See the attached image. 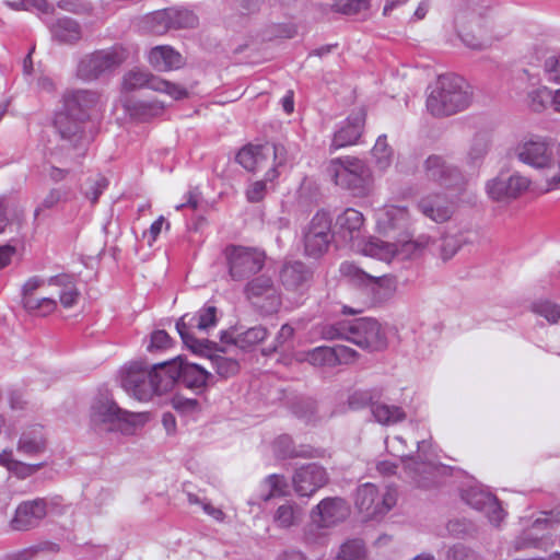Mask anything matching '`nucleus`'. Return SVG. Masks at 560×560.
I'll return each mask as SVG.
<instances>
[{
    "label": "nucleus",
    "mask_w": 560,
    "mask_h": 560,
    "mask_svg": "<svg viewBox=\"0 0 560 560\" xmlns=\"http://www.w3.org/2000/svg\"><path fill=\"white\" fill-rule=\"evenodd\" d=\"M463 499L475 510L483 512L489 522L494 526H499L505 517L504 511L497 498L481 488L471 487L467 489L463 494Z\"/></svg>",
    "instance_id": "obj_18"
},
{
    "label": "nucleus",
    "mask_w": 560,
    "mask_h": 560,
    "mask_svg": "<svg viewBox=\"0 0 560 560\" xmlns=\"http://www.w3.org/2000/svg\"><path fill=\"white\" fill-rule=\"evenodd\" d=\"M47 515V503L44 499L24 501L15 510L10 527L13 530H28L39 525Z\"/></svg>",
    "instance_id": "obj_19"
},
{
    "label": "nucleus",
    "mask_w": 560,
    "mask_h": 560,
    "mask_svg": "<svg viewBox=\"0 0 560 560\" xmlns=\"http://www.w3.org/2000/svg\"><path fill=\"white\" fill-rule=\"evenodd\" d=\"M300 361H306L317 368L336 366V355L332 347L320 346L300 354Z\"/></svg>",
    "instance_id": "obj_38"
},
{
    "label": "nucleus",
    "mask_w": 560,
    "mask_h": 560,
    "mask_svg": "<svg viewBox=\"0 0 560 560\" xmlns=\"http://www.w3.org/2000/svg\"><path fill=\"white\" fill-rule=\"evenodd\" d=\"M376 228L383 234L405 230L410 221V214L405 206L385 205L376 210Z\"/></svg>",
    "instance_id": "obj_25"
},
{
    "label": "nucleus",
    "mask_w": 560,
    "mask_h": 560,
    "mask_svg": "<svg viewBox=\"0 0 560 560\" xmlns=\"http://www.w3.org/2000/svg\"><path fill=\"white\" fill-rule=\"evenodd\" d=\"M100 103V94L91 90H73L65 93L62 108L86 120Z\"/></svg>",
    "instance_id": "obj_26"
},
{
    "label": "nucleus",
    "mask_w": 560,
    "mask_h": 560,
    "mask_svg": "<svg viewBox=\"0 0 560 560\" xmlns=\"http://www.w3.org/2000/svg\"><path fill=\"white\" fill-rule=\"evenodd\" d=\"M365 122V112L362 108L353 112L337 129L330 147L338 150L355 144L362 135Z\"/></svg>",
    "instance_id": "obj_23"
},
{
    "label": "nucleus",
    "mask_w": 560,
    "mask_h": 560,
    "mask_svg": "<svg viewBox=\"0 0 560 560\" xmlns=\"http://www.w3.org/2000/svg\"><path fill=\"white\" fill-rule=\"evenodd\" d=\"M544 70L547 80L560 84V56H551L545 60Z\"/></svg>",
    "instance_id": "obj_62"
},
{
    "label": "nucleus",
    "mask_w": 560,
    "mask_h": 560,
    "mask_svg": "<svg viewBox=\"0 0 560 560\" xmlns=\"http://www.w3.org/2000/svg\"><path fill=\"white\" fill-rule=\"evenodd\" d=\"M212 368L215 372L224 378L235 375L240 370V364L235 359L226 358L220 354L212 357Z\"/></svg>",
    "instance_id": "obj_48"
},
{
    "label": "nucleus",
    "mask_w": 560,
    "mask_h": 560,
    "mask_svg": "<svg viewBox=\"0 0 560 560\" xmlns=\"http://www.w3.org/2000/svg\"><path fill=\"white\" fill-rule=\"evenodd\" d=\"M287 493L288 482L282 475H269L260 483L259 498L265 502L273 498L284 497Z\"/></svg>",
    "instance_id": "obj_36"
},
{
    "label": "nucleus",
    "mask_w": 560,
    "mask_h": 560,
    "mask_svg": "<svg viewBox=\"0 0 560 560\" xmlns=\"http://www.w3.org/2000/svg\"><path fill=\"white\" fill-rule=\"evenodd\" d=\"M332 219L325 211H318L312 218L304 232V250L308 257L318 258L324 255L332 241Z\"/></svg>",
    "instance_id": "obj_13"
},
{
    "label": "nucleus",
    "mask_w": 560,
    "mask_h": 560,
    "mask_svg": "<svg viewBox=\"0 0 560 560\" xmlns=\"http://www.w3.org/2000/svg\"><path fill=\"white\" fill-rule=\"evenodd\" d=\"M84 121L62 107L56 113L54 129L60 142L51 151V159L56 162H74L84 154Z\"/></svg>",
    "instance_id": "obj_4"
},
{
    "label": "nucleus",
    "mask_w": 560,
    "mask_h": 560,
    "mask_svg": "<svg viewBox=\"0 0 560 560\" xmlns=\"http://www.w3.org/2000/svg\"><path fill=\"white\" fill-rule=\"evenodd\" d=\"M533 311L545 317L550 324H556L560 320V305L549 301H540L533 305Z\"/></svg>",
    "instance_id": "obj_55"
},
{
    "label": "nucleus",
    "mask_w": 560,
    "mask_h": 560,
    "mask_svg": "<svg viewBox=\"0 0 560 560\" xmlns=\"http://www.w3.org/2000/svg\"><path fill=\"white\" fill-rule=\"evenodd\" d=\"M311 278L310 270L300 261L283 265L280 280L287 290H298Z\"/></svg>",
    "instance_id": "obj_32"
},
{
    "label": "nucleus",
    "mask_w": 560,
    "mask_h": 560,
    "mask_svg": "<svg viewBox=\"0 0 560 560\" xmlns=\"http://www.w3.org/2000/svg\"><path fill=\"white\" fill-rule=\"evenodd\" d=\"M430 236L420 235L415 241H399L387 243L380 238H371L368 243H360L358 248L364 256H370L384 261H390L395 257L400 259L411 258L430 246Z\"/></svg>",
    "instance_id": "obj_7"
},
{
    "label": "nucleus",
    "mask_w": 560,
    "mask_h": 560,
    "mask_svg": "<svg viewBox=\"0 0 560 560\" xmlns=\"http://www.w3.org/2000/svg\"><path fill=\"white\" fill-rule=\"evenodd\" d=\"M273 451L279 457H294L298 455L292 445V440L288 435H281L273 442Z\"/></svg>",
    "instance_id": "obj_61"
},
{
    "label": "nucleus",
    "mask_w": 560,
    "mask_h": 560,
    "mask_svg": "<svg viewBox=\"0 0 560 560\" xmlns=\"http://www.w3.org/2000/svg\"><path fill=\"white\" fill-rule=\"evenodd\" d=\"M326 174L335 185L349 190L355 197H366L372 191V173L366 163L355 156L331 159Z\"/></svg>",
    "instance_id": "obj_3"
},
{
    "label": "nucleus",
    "mask_w": 560,
    "mask_h": 560,
    "mask_svg": "<svg viewBox=\"0 0 560 560\" xmlns=\"http://www.w3.org/2000/svg\"><path fill=\"white\" fill-rule=\"evenodd\" d=\"M340 273L348 278L350 281L362 284V285H369L371 280V275L366 273L364 270H362L360 267H358L354 262L351 261H343L340 265L339 268Z\"/></svg>",
    "instance_id": "obj_51"
},
{
    "label": "nucleus",
    "mask_w": 560,
    "mask_h": 560,
    "mask_svg": "<svg viewBox=\"0 0 560 560\" xmlns=\"http://www.w3.org/2000/svg\"><path fill=\"white\" fill-rule=\"evenodd\" d=\"M127 58L128 51L121 46L95 51L80 60L77 75L84 81L96 80L119 67Z\"/></svg>",
    "instance_id": "obj_10"
},
{
    "label": "nucleus",
    "mask_w": 560,
    "mask_h": 560,
    "mask_svg": "<svg viewBox=\"0 0 560 560\" xmlns=\"http://www.w3.org/2000/svg\"><path fill=\"white\" fill-rule=\"evenodd\" d=\"M229 275L243 281L258 273L266 264V253L258 247L230 245L224 250Z\"/></svg>",
    "instance_id": "obj_8"
},
{
    "label": "nucleus",
    "mask_w": 560,
    "mask_h": 560,
    "mask_svg": "<svg viewBox=\"0 0 560 560\" xmlns=\"http://www.w3.org/2000/svg\"><path fill=\"white\" fill-rule=\"evenodd\" d=\"M530 186V179L518 173L499 174L486 184L488 196L494 201H510L518 198Z\"/></svg>",
    "instance_id": "obj_14"
},
{
    "label": "nucleus",
    "mask_w": 560,
    "mask_h": 560,
    "mask_svg": "<svg viewBox=\"0 0 560 560\" xmlns=\"http://www.w3.org/2000/svg\"><path fill=\"white\" fill-rule=\"evenodd\" d=\"M189 322H196L195 326L199 330H207L217 324V308L214 306H207L196 315L192 316Z\"/></svg>",
    "instance_id": "obj_56"
},
{
    "label": "nucleus",
    "mask_w": 560,
    "mask_h": 560,
    "mask_svg": "<svg viewBox=\"0 0 560 560\" xmlns=\"http://www.w3.org/2000/svg\"><path fill=\"white\" fill-rule=\"evenodd\" d=\"M156 75L150 73L147 70L131 69L127 71L122 77L121 90L122 92H132L138 89L149 88L151 89L152 80Z\"/></svg>",
    "instance_id": "obj_39"
},
{
    "label": "nucleus",
    "mask_w": 560,
    "mask_h": 560,
    "mask_svg": "<svg viewBox=\"0 0 560 560\" xmlns=\"http://www.w3.org/2000/svg\"><path fill=\"white\" fill-rule=\"evenodd\" d=\"M366 552L362 540L351 539L340 546L335 560H365Z\"/></svg>",
    "instance_id": "obj_45"
},
{
    "label": "nucleus",
    "mask_w": 560,
    "mask_h": 560,
    "mask_svg": "<svg viewBox=\"0 0 560 560\" xmlns=\"http://www.w3.org/2000/svg\"><path fill=\"white\" fill-rule=\"evenodd\" d=\"M348 341L369 352L387 348V336L382 325L374 318L363 317L350 322Z\"/></svg>",
    "instance_id": "obj_12"
},
{
    "label": "nucleus",
    "mask_w": 560,
    "mask_h": 560,
    "mask_svg": "<svg viewBox=\"0 0 560 560\" xmlns=\"http://www.w3.org/2000/svg\"><path fill=\"white\" fill-rule=\"evenodd\" d=\"M148 364L136 361L124 366L120 371V384L125 392L139 401L151 399Z\"/></svg>",
    "instance_id": "obj_15"
},
{
    "label": "nucleus",
    "mask_w": 560,
    "mask_h": 560,
    "mask_svg": "<svg viewBox=\"0 0 560 560\" xmlns=\"http://www.w3.org/2000/svg\"><path fill=\"white\" fill-rule=\"evenodd\" d=\"M418 209L427 219L444 223L452 218L455 206L443 194H429L420 198Z\"/></svg>",
    "instance_id": "obj_24"
},
{
    "label": "nucleus",
    "mask_w": 560,
    "mask_h": 560,
    "mask_svg": "<svg viewBox=\"0 0 560 560\" xmlns=\"http://www.w3.org/2000/svg\"><path fill=\"white\" fill-rule=\"evenodd\" d=\"M18 451L26 456H34L43 453L46 448V435L44 427L32 424L23 430L18 441Z\"/></svg>",
    "instance_id": "obj_30"
},
{
    "label": "nucleus",
    "mask_w": 560,
    "mask_h": 560,
    "mask_svg": "<svg viewBox=\"0 0 560 560\" xmlns=\"http://www.w3.org/2000/svg\"><path fill=\"white\" fill-rule=\"evenodd\" d=\"M369 8L368 0H338L334 3L332 10L346 15H354Z\"/></svg>",
    "instance_id": "obj_53"
},
{
    "label": "nucleus",
    "mask_w": 560,
    "mask_h": 560,
    "mask_svg": "<svg viewBox=\"0 0 560 560\" xmlns=\"http://www.w3.org/2000/svg\"><path fill=\"white\" fill-rule=\"evenodd\" d=\"M172 346V339L165 330H155L151 334L147 346L149 352L163 351Z\"/></svg>",
    "instance_id": "obj_59"
},
{
    "label": "nucleus",
    "mask_w": 560,
    "mask_h": 560,
    "mask_svg": "<svg viewBox=\"0 0 560 560\" xmlns=\"http://www.w3.org/2000/svg\"><path fill=\"white\" fill-rule=\"evenodd\" d=\"M38 290H43L47 294L58 295V300L65 308L72 307L80 298L74 278L66 273L48 279L38 276L28 278L22 285V302L35 296Z\"/></svg>",
    "instance_id": "obj_6"
},
{
    "label": "nucleus",
    "mask_w": 560,
    "mask_h": 560,
    "mask_svg": "<svg viewBox=\"0 0 560 560\" xmlns=\"http://www.w3.org/2000/svg\"><path fill=\"white\" fill-rule=\"evenodd\" d=\"M273 180H267L266 174L264 175V179L254 180L248 184L245 189V196L248 202H259L261 201L268 191L267 183H272Z\"/></svg>",
    "instance_id": "obj_54"
},
{
    "label": "nucleus",
    "mask_w": 560,
    "mask_h": 560,
    "mask_svg": "<svg viewBox=\"0 0 560 560\" xmlns=\"http://www.w3.org/2000/svg\"><path fill=\"white\" fill-rule=\"evenodd\" d=\"M171 9L159 10L152 12L144 18V28L147 32L155 35L165 34L168 30L172 28L171 21Z\"/></svg>",
    "instance_id": "obj_40"
},
{
    "label": "nucleus",
    "mask_w": 560,
    "mask_h": 560,
    "mask_svg": "<svg viewBox=\"0 0 560 560\" xmlns=\"http://www.w3.org/2000/svg\"><path fill=\"white\" fill-rule=\"evenodd\" d=\"M148 412H130L121 409L110 398L96 400L90 412V420L95 430L135 434L149 421Z\"/></svg>",
    "instance_id": "obj_2"
},
{
    "label": "nucleus",
    "mask_w": 560,
    "mask_h": 560,
    "mask_svg": "<svg viewBox=\"0 0 560 560\" xmlns=\"http://www.w3.org/2000/svg\"><path fill=\"white\" fill-rule=\"evenodd\" d=\"M350 515V506L339 497L325 498L311 511L312 522L319 528H329L346 521Z\"/></svg>",
    "instance_id": "obj_16"
},
{
    "label": "nucleus",
    "mask_w": 560,
    "mask_h": 560,
    "mask_svg": "<svg viewBox=\"0 0 560 560\" xmlns=\"http://www.w3.org/2000/svg\"><path fill=\"white\" fill-rule=\"evenodd\" d=\"M246 298L254 303L257 299L266 298L268 305L267 313L276 312L280 306V298L276 292L272 279L266 275H261L248 281L244 288Z\"/></svg>",
    "instance_id": "obj_27"
},
{
    "label": "nucleus",
    "mask_w": 560,
    "mask_h": 560,
    "mask_svg": "<svg viewBox=\"0 0 560 560\" xmlns=\"http://www.w3.org/2000/svg\"><path fill=\"white\" fill-rule=\"evenodd\" d=\"M472 97L470 85L459 75H440L430 86L427 109L435 117H444L466 109Z\"/></svg>",
    "instance_id": "obj_1"
},
{
    "label": "nucleus",
    "mask_w": 560,
    "mask_h": 560,
    "mask_svg": "<svg viewBox=\"0 0 560 560\" xmlns=\"http://www.w3.org/2000/svg\"><path fill=\"white\" fill-rule=\"evenodd\" d=\"M148 373L150 374L149 384L151 387V398L155 395L160 396L168 393L178 381L175 358L170 361L153 364L152 366L148 365Z\"/></svg>",
    "instance_id": "obj_21"
},
{
    "label": "nucleus",
    "mask_w": 560,
    "mask_h": 560,
    "mask_svg": "<svg viewBox=\"0 0 560 560\" xmlns=\"http://www.w3.org/2000/svg\"><path fill=\"white\" fill-rule=\"evenodd\" d=\"M178 381L191 389H201L207 385L211 374L196 363H189L182 357L175 358Z\"/></svg>",
    "instance_id": "obj_28"
},
{
    "label": "nucleus",
    "mask_w": 560,
    "mask_h": 560,
    "mask_svg": "<svg viewBox=\"0 0 560 560\" xmlns=\"http://www.w3.org/2000/svg\"><path fill=\"white\" fill-rule=\"evenodd\" d=\"M350 322H338L335 324H323L317 327V332L325 340L343 339L348 341V328Z\"/></svg>",
    "instance_id": "obj_47"
},
{
    "label": "nucleus",
    "mask_w": 560,
    "mask_h": 560,
    "mask_svg": "<svg viewBox=\"0 0 560 560\" xmlns=\"http://www.w3.org/2000/svg\"><path fill=\"white\" fill-rule=\"evenodd\" d=\"M151 90L163 93L177 101L188 96V91L179 84L155 77L152 80Z\"/></svg>",
    "instance_id": "obj_44"
},
{
    "label": "nucleus",
    "mask_w": 560,
    "mask_h": 560,
    "mask_svg": "<svg viewBox=\"0 0 560 560\" xmlns=\"http://www.w3.org/2000/svg\"><path fill=\"white\" fill-rule=\"evenodd\" d=\"M149 63L158 71H172L184 66L183 56L167 45L155 46L149 51Z\"/></svg>",
    "instance_id": "obj_29"
},
{
    "label": "nucleus",
    "mask_w": 560,
    "mask_h": 560,
    "mask_svg": "<svg viewBox=\"0 0 560 560\" xmlns=\"http://www.w3.org/2000/svg\"><path fill=\"white\" fill-rule=\"evenodd\" d=\"M67 200V191L60 187H54L40 199L34 209V219L37 220L45 211L52 210L59 203Z\"/></svg>",
    "instance_id": "obj_42"
},
{
    "label": "nucleus",
    "mask_w": 560,
    "mask_h": 560,
    "mask_svg": "<svg viewBox=\"0 0 560 560\" xmlns=\"http://www.w3.org/2000/svg\"><path fill=\"white\" fill-rule=\"evenodd\" d=\"M267 337V329L262 326H256L247 329L246 331L240 334L235 338V345L240 348L252 347L260 341L265 340Z\"/></svg>",
    "instance_id": "obj_50"
},
{
    "label": "nucleus",
    "mask_w": 560,
    "mask_h": 560,
    "mask_svg": "<svg viewBox=\"0 0 560 560\" xmlns=\"http://www.w3.org/2000/svg\"><path fill=\"white\" fill-rule=\"evenodd\" d=\"M373 397L374 395L371 390H357L350 395L348 404L352 409H360L368 405L371 407V404L375 402Z\"/></svg>",
    "instance_id": "obj_63"
},
{
    "label": "nucleus",
    "mask_w": 560,
    "mask_h": 560,
    "mask_svg": "<svg viewBox=\"0 0 560 560\" xmlns=\"http://www.w3.org/2000/svg\"><path fill=\"white\" fill-rule=\"evenodd\" d=\"M54 37L61 43H74L81 37V30L77 22L70 19H60L52 26Z\"/></svg>",
    "instance_id": "obj_41"
},
{
    "label": "nucleus",
    "mask_w": 560,
    "mask_h": 560,
    "mask_svg": "<svg viewBox=\"0 0 560 560\" xmlns=\"http://www.w3.org/2000/svg\"><path fill=\"white\" fill-rule=\"evenodd\" d=\"M372 156L380 170H385L390 165L393 152L388 147L386 136H380L372 149Z\"/></svg>",
    "instance_id": "obj_46"
},
{
    "label": "nucleus",
    "mask_w": 560,
    "mask_h": 560,
    "mask_svg": "<svg viewBox=\"0 0 560 560\" xmlns=\"http://www.w3.org/2000/svg\"><path fill=\"white\" fill-rule=\"evenodd\" d=\"M423 170L427 179L444 187L457 185L463 179L460 172L439 155L429 156L424 161Z\"/></svg>",
    "instance_id": "obj_22"
},
{
    "label": "nucleus",
    "mask_w": 560,
    "mask_h": 560,
    "mask_svg": "<svg viewBox=\"0 0 560 560\" xmlns=\"http://www.w3.org/2000/svg\"><path fill=\"white\" fill-rule=\"evenodd\" d=\"M0 465L19 478H26L38 471L44 464H25L14 458L12 451L0 453Z\"/></svg>",
    "instance_id": "obj_35"
},
{
    "label": "nucleus",
    "mask_w": 560,
    "mask_h": 560,
    "mask_svg": "<svg viewBox=\"0 0 560 560\" xmlns=\"http://www.w3.org/2000/svg\"><path fill=\"white\" fill-rule=\"evenodd\" d=\"M528 100L534 112H541L549 100L552 103V90L546 86L539 88L528 94Z\"/></svg>",
    "instance_id": "obj_58"
},
{
    "label": "nucleus",
    "mask_w": 560,
    "mask_h": 560,
    "mask_svg": "<svg viewBox=\"0 0 560 560\" xmlns=\"http://www.w3.org/2000/svg\"><path fill=\"white\" fill-rule=\"evenodd\" d=\"M462 241L455 235H445L439 247V255L442 260L447 261L453 258L462 247Z\"/></svg>",
    "instance_id": "obj_57"
},
{
    "label": "nucleus",
    "mask_w": 560,
    "mask_h": 560,
    "mask_svg": "<svg viewBox=\"0 0 560 560\" xmlns=\"http://www.w3.org/2000/svg\"><path fill=\"white\" fill-rule=\"evenodd\" d=\"M236 161L246 171L253 173L266 171V179L276 180L279 176L278 167L287 162V150L282 144H249L238 151Z\"/></svg>",
    "instance_id": "obj_5"
},
{
    "label": "nucleus",
    "mask_w": 560,
    "mask_h": 560,
    "mask_svg": "<svg viewBox=\"0 0 560 560\" xmlns=\"http://www.w3.org/2000/svg\"><path fill=\"white\" fill-rule=\"evenodd\" d=\"M303 520V509L293 501L279 505L272 516L273 524L280 529L299 526Z\"/></svg>",
    "instance_id": "obj_31"
},
{
    "label": "nucleus",
    "mask_w": 560,
    "mask_h": 560,
    "mask_svg": "<svg viewBox=\"0 0 560 560\" xmlns=\"http://www.w3.org/2000/svg\"><path fill=\"white\" fill-rule=\"evenodd\" d=\"M397 492L394 488H377L373 483H364L358 487L354 504L359 512L366 518H373L386 514L396 504Z\"/></svg>",
    "instance_id": "obj_9"
},
{
    "label": "nucleus",
    "mask_w": 560,
    "mask_h": 560,
    "mask_svg": "<svg viewBox=\"0 0 560 560\" xmlns=\"http://www.w3.org/2000/svg\"><path fill=\"white\" fill-rule=\"evenodd\" d=\"M171 405L182 416H194L201 411V405L197 399L179 394L172 398Z\"/></svg>",
    "instance_id": "obj_49"
},
{
    "label": "nucleus",
    "mask_w": 560,
    "mask_h": 560,
    "mask_svg": "<svg viewBox=\"0 0 560 560\" xmlns=\"http://www.w3.org/2000/svg\"><path fill=\"white\" fill-rule=\"evenodd\" d=\"M121 104L126 113L136 119L145 120L148 118L160 115L164 105L162 102L153 101V102H142V101H133L129 97H124L121 100Z\"/></svg>",
    "instance_id": "obj_33"
},
{
    "label": "nucleus",
    "mask_w": 560,
    "mask_h": 560,
    "mask_svg": "<svg viewBox=\"0 0 560 560\" xmlns=\"http://www.w3.org/2000/svg\"><path fill=\"white\" fill-rule=\"evenodd\" d=\"M363 224V214L353 208H347L337 217L336 221L337 233L339 236L346 242L351 243L352 249L360 254L361 252L358 248L359 244L368 243L372 238L369 237L368 240H362L360 237Z\"/></svg>",
    "instance_id": "obj_20"
},
{
    "label": "nucleus",
    "mask_w": 560,
    "mask_h": 560,
    "mask_svg": "<svg viewBox=\"0 0 560 560\" xmlns=\"http://www.w3.org/2000/svg\"><path fill=\"white\" fill-rule=\"evenodd\" d=\"M371 413L375 422L382 425H394L406 419L401 407L375 401L371 404Z\"/></svg>",
    "instance_id": "obj_34"
},
{
    "label": "nucleus",
    "mask_w": 560,
    "mask_h": 560,
    "mask_svg": "<svg viewBox=\"0 0 560 560\" xmlns=\"http://www.w3.org/2000/svg\"><path fill=\"white\" fill-rule=\"evenodd\" d=\"M446 559L447 560H478V557L470 549H468L462 545H455L447 550Z\"/></svg>",
    "instance_id": "obj_64"
},
{
    "label": "nucleus",
    "mask_w": 560,
    "mask_h": 560,
    "mask_svg": "<svg viewBox=\"0 0 560 560\" xmlns=\"http://www.w3.org/2000/svg\"><path fill=\"white\" fill-rule=\"evenodd\" d=\"M514 156L535 170H549L555 165V155L549 140L538 135L526 136L513 148Z\"/></svg>",
    "instance_id": "obj_11"
},
{
    "label": "nucleus",
    "mask_w": 560,
    "mask_h": 560,
    "mask_svg": "<svg viewBox=\"0 0 560 560\" xmlns=\"http://www.w3.org/2000/svg\"><path fill=\"white\" fill-rule=\"evenodd\" d=\"M172 28L194 27L198 23L197 16L186 9H171Z\"/></svg>",
    "instance_id": "obj_52"
},
{
    "label": "nucleus",
    "mask_w": 560,
    "mask_h": 560,
    "mask_svg": "<svg viewBox=\"0 0 560 560\" xmlns=\"http://www.w3.org/2000/svg\"><path fill=\"white\" fill-rule=\"evenodd\" d=\"M407 468L410 470L412 478L419 487H429L436 476L439 469L430 463H408Z\"/></svg>",
    "instance_id": "obj_43"
},
{
    "label": "nucleus",
    "mask_w": 560,
    "mask_h": 560,
    "mask_svg": "<svg viewBox=\"0 0 560 560\" xmlns=\"http://www.w3.org/2000/svg\"><path fill=\"white\" fill-rule=\"evenodd\" d=\"M329 481L326 469L311 463L298 468L292 476V486L299 497H312L318 489L325 487Z\"/></svg>",
    "instance_id": "obj_17"
},
{
    "label": "nucleus",
    "mask_w": 560,
    "mask_h": 560,
    "mask_svg": "<svg viewBox=\"0 0 560 560\" xmlns=\"http://www.w3.org/2000/svg\"><path fill=\"white\" fill-rule=\"evenodd\" d=\"M58 295L33 296L22 302L23 307L33 315L45 317L57 310Z\"/></svg>",
    "instance_id": "obj_37"
},
{
    "label": "nucleus",
    "mask_w": 560,
    "mask_h": 560,
    "mask_svg": "<svg viewBox=\"0 0 560 560\" xmlns=\"http://www.w3.org/2000/svg\"><path fill=\"white\" fill-rule=\"evenodd\" d=\"M332 348L336 355V365L352 364L360 358V354L354 349L347 346L339 345Z\"/></svg>",
    "instance_id": "obj_60"
}]
</instances>
